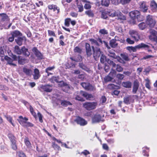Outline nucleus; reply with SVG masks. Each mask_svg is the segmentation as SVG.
<instances>
[{"mask_svg":"<svg viewBox=\"0 0 157 157\" xmlns=\"http://www.w3.org/2000/svg\"><path fill=\"white\" fill-rule=\"evenodd\" d=\"M77 123L82 126H84L87 124V122L84 119L80 117H78L75 120Z\"/></svg>","mask_w":157,"mask_h":157,"instance_id":"nucleus-12","label":"nucleus"},{"mask_svg":"<svg viewBox=\"0 0 157 157\" xmlns=\"http://www.w3.org/2000/svg\"><path fill=\"white\" fill-rule=\"evenodd\" d=\"M9 17L5 13H0V20L1 22L8 21H10Z\"/></svg>","mask_w":157,"mask_h":157,"instance_id":"nucleus-13","label":"nucleus"},{"mask_svg":"<svg viewBox=\"0 0 157 157\" xmlns=\"http://www.w3.org/2000/svg\"><path fill=\"white\" fill-rule=\"evenodd\" d=\"M85 49L86 54L87 57H90L92 54V50L90 44L86 43L85 44Z\"/></svg>","mask_w":157,"mask_h":157,"instance_id":"nucleus-15","label":"nucleus"},{"mask_svg":"<svg viewBox=\"0 0 157 157\" xmlns=\"http://www.w3.org/2000/svg\"><path fill=\"white\" fill-rule=\"evenodd\" d=\"M139 14V11L138 10H134L131 12L129 13V15L132 20L133 21L136 20V16ZM134 21H133V22Z\"/></svg>","mask_w":157,"mask_h":157,"instance_id":"nucleus-18","label":"nucleus"},{"mask_svg":"<svg viewBox=\"0 0 157 157\" xmlns=\"http://www.w3.org/2000/svg\"><path fill=\"white\" fill-rule=\"evenodd\" d=\"M61 101V105L65 106L72 105L71 103L70 102L67 101L62 100Z\"/></svg>","mask_w":157,"mask_h":157,"instance_id":"nucleus-38","label":"nucleus"},{"mask_svg":"<svg viewBox=\"0 0 157 157\" xmlns=\"http://www.w3.org/2000/svg\"><path fill=\"white\" fill-rule=\"evenodd\" d=\"M85 14L87 15L88 17L93 18L94 16V13L93 10H86L85 12Z\"/></svg>","mask_w":157,"mask_h":157,"instance_id":"nucleus-26","label":"nucleus"},{"mask_svg":"<svg viewBox=\"0 0 157 157\" xmlns=\"http://www.w3.org/2000/svg\"><path fill=\"white\" fill-rule=\"evenodd\" d=\"M17 154L19 157H26L25 153L22 151L18 152Z\"/></svg>","mask_w":157,"mask_h":157,"instance_id":"nucleus-64","label":"nucleus"},{"mask_svg":"<svg viewBox=\"0 0 157 157\" xmlns=\"http://www.w3.org/2000/svg\"><path fill=\"white\" fill-rule=\"evenodd\" d=\"M107 13L109 16L113 17L116 16H119V15H121V13L120 12H117L116 11L113 10H109L107 11Z\"/></svg>","mask_w":157,"mask_h":157,"instance_id":"nucleus-9","label":"nucleus"},{"mask_svg":"<svg viewBox=\"0 0 157 157\" xmlns=\"http://www.w3.org/2000/svg\"><path fill=\"white\" fill-rule=\"evenodd\" d=\"M17 57V58H18V63L19 64L23 65L26 63V59L24 58H21V56H18Z\"/></svg>","mask_w":157,"mask_h":157,"instance_id":"nucleus-30","label":"nucleus"},{"mask_svg":"<svg viewBox=\"0 0 157 157\" xmlns=\"http://www.w3.org/2000/svg\"><path fill=\"white\" fill-rule=\"evenodd\" d=\"M14 39V37L12 34L8 35V41L10 42H13Z\"/></svg>","mask_w":157,"mask_h":157,"instance_id":"nucleus-58","label":"nucleus"},{"mask_svg":"<svg viewBox=\"0 0 157 157\" xmlns=\"http://www.w3.org/2000/svg\"><path fill=\"white\" fill-rule=\"evenodd\" d=\"M116 77L119 79L122 80L124 77V75L121 74H118L117 75Z\"/></svg>","mask_w":157,"mask_h":157,"instance_id":"nucleus-61","label":"nucleus"},{"mask_svg":"<svg viewBox=\"0 0 157 157\" xmlns=\"http://www.w3.org/2000/svg\"><path fill=\"white\" fill-rule=\"evenodd\" d=\"M79 94L80 95L82 96L88 100H91L94 98L92 94H88L87 93L82 90L80 91Z\"/></svg>","mask_w":157,"mask_h":157,"instance_id":"nucleus-10","label":"nucleus"},{"mask_svg":"<svg viewBox=\"0 0 157 157\" xmlns=\"http://www.w3.org/2000/svg\"><path fill=\"white\" fill-rule=\"evenodd\" d=\"M24 38H25V37H18L15 39V41L18 45L21 46L22 44Z\"/></svg>","mask_w":157,"mask_h":157,"instance_id":"nucleus-29","label":"nucleus"},{"mask_svg":"<svg viewBox=\"0 0 157 157\" xmlns=\"http://www.w3.org/2000/svg\"><path fill=\"white\" fill-rule=\"evenodd\" d=\"M11 34L13 35L14 37H17L18 36H21L22 34L18 30H15L11 33Z\"/></svg>","mask_w":157,"mask_h":157,"instance_id":"nucleus-33","label":"nucleus"},{"mask_svg":"<svg viewBox=\"0 0 157 157\" xmlns=\"http://www.w3.org/2000/svg\"><path fill=\"white\" fill-rule=\"evenodd\" d=\"M130 98L129 97L124 98V102L127 104H129Z\"/></svg>","mask_w":157,"mask_h":157,"instance_id":"nucleus-62","label":"nucleus"},{"mask_svg":"<svg viewBox=\"0 0 157 157\" xmlns=\"http://www.w3.org/2000/svg\"><path fill=\"white\" fill-rule=\"evenodd\" d=\"M150 6L151 8V9L154 11L156 10L157 9V4L154 1H152L151 2Z\"/></svg>","mask_w":157,"mask_h":157,"instance_id":"nucleus-32","label":"nucleus"},{"mask_svg":"<svg viewBox=\"0 0 157 157\" xmlns=\"http://www.w3.org/2000/svg\"><path fill=\"white\" fill-rule=\"evenodd\" d=\"M107 62L110 66H112L113 68L116 67V64L112 60L109 58H107Z\"/></svg>","mask_w":157,"mask_h":157,"instance_id":"nucleus-36","label":"nucleus"},{"mask_svg":"<svg viewBox=\"0 0 157 157\" xmlns=\"http://www.w3.org/2000/svg\"><path fill=\"white\" fill-rule=\"evenodd\" d=\"M4 116L7 120L12 124V125L14 126V125L12 122V119L11 117L8 115H5Z\"/></svg>","mask_w":157,"mask_h":157,"instance_id":"nucleus-46","label":"nucleus"},{"mask_svg":"<svg viewBox=\"0 0 157 157\" xmlns=\"http://www.w3.org/2000/svg\"><path fill=\"white\" fill-rule=\"evenodd\" d=\"M139 86V82L137 81H134L132 89V92L133 93L135 94L136 93L137 91L138 90Z\"/></svg>","mask_w":157,"mask_h":157,"instance_id":"nucleus-22","label":"nucleus"},{"mask_svg":"<svg viewBox=\"0 0 157 157\" xmlns=\"http://www.w3.org/2000/svg\"><path fill=\"white\" fill-rule=\"evenodd\" d=\"M29 109L31 114L36 118V113L34 111L31 105H29Z\"/></svg>","mask_w":157,"mask_h":157,"instance_id":"nucleus-51","label":"nucleus"},{"mask_svg":"<svg viewBox=\"0 0 157 157\" xmlns=\"http://www.w3.org/2000/svg\"><path fill=\"white\" fill-rule=\"evenodd\" d=\"M138 26L141 30L144 29L146 27V24L144 22H141L138 25Z\"/></svg>","mask_w":157,"mask_h":157,"instance_id":"nucleus-42","label":"nucleus"},{"mask_svg":"<svg viewBox=\"0 0 157 157\" xmlns=\"http://www.w3.org/2000/svg\"><path fill=\"white\" fill-rule=\"evenodd\" d=\"M117 58H115V59H117V60L120 63H122V64H125V62L124 61V60L122 58L118 56H117Z\"/></svg>","mask_w":157,"mask_h":157,"instance_id":"nucleus-50","label":"nucleus"},{"mask_svg":"<svg viewBox=\"0 0 157 157\" xmlns=\"http://www.w3.org/2000/svg\"><path fill=\"white\" fill-rule=\"evenodd\" d=\"M116 70L119 72L122 71L123 70V68L119 64L116 65Z\"/></svg>","mask_w":157,"mask_h":157,"instance_id":"nucleus-55","label":"nucleus"},{"mask_svg":"<svg viewBox=\"0 0 157 157\" xmlns=\"http://www.w3.org/2000/svg\"><path fill=\"white\" fill-rule=\"evenodd\" d=\"M116 73L117 72L115 70L112 69V70L109 73V75H110L113 78V77L116 74Z\"/></svg>","mask_w":157,"mask_h":157,"instance_id":"nucleus-57","label":"nucleus"},{"mask_svg":"<svg viewBox=\"0 0 157 157\" xmlns=\"http://www.w3.org/2000/svg\"><path fill=\"white\" fill-rule=\"evenodd\" d=\"M129 33L132 37L136 41L140 39V34L138 31L134 30L130 31Z\"/></svg>","mask_w":157,"mask_h":157,"instance_id":"nucleus-6","label":"nucleus"},{"mask_svg":"<svg viewBox=\"0 0 157 157\" xmlns=\"http://www.w3.org/2000/svg\"><path fill=\"white\" fill-rule=\"evenodd\" d=\"M13 52L18 55L21 54V48H20V47L17 45H16L13 50Z\"/></svg>","mask_w":157,"mask_h":157,"instance_id":"nucleus-24","label":"nucleus"},{"mask_svg":"<svg viewBox=\"0 0 157 157\" xmlns=\"http://www.w3.org/2000/svg\"><path fill=\"white\" fill-rule=\"evenodd\" d=\"M78 67L82 70L87 72H90V69L83 62L79 63Z\"/></svg>","mask_w":157,"mask_h":157,"instance_id":"nucleus-21","label":"nucleus"},{"mask_svg":"<svg viewBox=\"0 0 157 157\" xmlns=\"http://www.w3.org/2000/svg\"><path fill=\"white\" fill-rule=\"evenodd\" d=\"M86 90L90 91H94L95 90V88L94 86L90 83L89 86H88V87Z\"/></svg>","mask_w":157,"mask_h":157,"instance_id":"nucleus-48","label":"nucleus"},{"mask_svg":"<svg viewBox=\"0 0 157 157\" xmlns=\"http://www.w3.org/2000/svg\"><path fill=\"white\" fill-rule=\"evenodd\" d=\"M99 33L103 35H108V31L105 29H100L99 31Z\"/></svg>","mask_w":157,"mask_h":157,"instance_id":"nucleus-41","label":"nucleus"},{"mask_svg":"<svg viewBox=\"0 0 157 157\" xmlns=\"http://www.w3.org/2000/svg\"><path fill=\"white\" fill-rule=\"evenodd\" d=\"M131 0H120V2L122 5H125L129 3Z\"/></svg>","mask_w":157,"mask_h":157,"instance_id":"nucleus-59","label":"nucleus"},{"mask_svg":"<svg viewBox=\"0 0 157 157\" xmlns=\"http://www.w3.org/2000/svg\"><path fill=\"white\" fill-rule=\"evenodd\" d=\"M32 51L38 59L40 60L43 59V54L38 50L36 48L33 47L32 49Z\"/></svg>","mask_w":157,"mask_h":157,"instance_id":"nucleus-7","label":"nucleus"},{"mask_svg":"<svg viewBox=\"0 0 157 157\" xmlns=\"http://www.w3.org/2000/svg\"><path fill=\"white\" fill-rule=\"evenodd\" d=\"M113 78L109 75L106 76L105 78V81L106 82L111 81L113 79Z\"/></svg>","mask_w":157,"mask_h":157,"instance_id":"nucleus-52","label":"nucleus"},{"mask_svg":"<svg viewBox=\"0 0 157 157\" xmlns=\"http://www.w3.org/2000/svg\"><path fill=\"white\" fill-rule=\"evenodd\" d=\"M19 119H17L20 124L22 126H24L27 121L28 120V118L25 117L23 118L21 116H19Z\"/></svg>","mask_w":157,"mask_h":157,"instance_id":"nucleus-17","label":"nucleus"},{"mask_svg":"<svg viewBox=\"0 0 157 157\" xmlns=\"http://www.w3.org/2000/svg\"><path fill=\"white\" fill-rule=\"evenodd\" d=\"M98 103L97 102H86L83 104V107L88 110H91L95 109Z\"/></svg>","mask_w":157,"mask_h":157,"instance_id":"nucleus-2","label":"nucleus"},{"mask_svg":"<svg viewBox=\"0 0 157 157\" xmlns=\"http://www.w3.org/2000/svg\"><path fill=\"white\" fill-rule=\"evenodd\" d=\"M150 46L148 45L144 44V43H141L135 46V47L128 46L126 48L127 50H128L130 52H135L137 49L140 48L144 49L145 50H148V52L151 51L149 49Z\"/></svg>","mask_w":157,"mask_h":157,"instance_id":"nucleus-1","label":"nucleus"},{"mask_svg":"<svg viewBox=\"0 0 157 157\" xmlns=\"http://www.w3.org/2000/svg\"><path fill=\"white\" fill-rule=\"evenodd\" d=\"M89 40L91 42V44H94L98 46H99V43L96 40L94 39H89Z\"/></svg>","mask_w":157,"mask_h":157,"instance_id":"nucleus-54","label":"nucleus"},{"mask_svg":"<svg viewBox=\"0 0 157 157\" xmlns=\"http://www.w3.org/2000/svg\"><path fill=\"white\" fill-rule=\"evenodd\" d=\"M110 46L112 48H115L117 46L118 44L116 43V40L115 39H112L109 41Z\"/></svg>","mask_w":157,"mask_h":157,"instance_id":"nucleus-27","label":"nucleus"},{"mask_svg":"<svg viewBox=\"0 0 157 157\" xmlns=\"http://www.w3.org/2000/svg\"><path fill=\"white\" fill-rule=\"evenodd\" d=\"M77 8L78 9V11L81 12L83 10V6L81 3L77 4Z\"/></svg>","mask_w":157,"mask_h":157,"instance_id":"nucleus-47","label":"nucleus"},{"mask_svg":"<svg viewBox=\"0 0 157 157\" xmlns=\"http://www.w3.org/2000/svg\"><path fill=\"white\" fill-rule=\"evenodd\" d=\"M102 117L101 115L98 113L94 115L92 118V123H98L101 121H103L102 119Z\"/></svg>","mask_w":157,"mask_h":157,"instance_id":"nucleus-4","label":"nucleus"},{"mask_svg":"<svg viewBox=\"0 0 157 157\" xmlns=\"http://www.w3.org/2000/svg\"><path fill=\"white\" fill-rule=\"evenodd\" d=\"M8 136L10 140L11 143L16 141L15 137L12 134H9L8 135Z\"/></svg>","mask_w":157,"mask_h":157,"instance_id":"nucleus-45","label":"nucleus"},{"mask_svg":"<svg viewBox=\"0 0 157 157\" xmlns=\"http://www.w3.org/2000/svg\"><path fill=\"white\" fill-rule=\"evenodd\" d=\"M140 8L144 12H146L148 10V7L146 5L145 2H142L140 5Z\"/></svg>","mask_w":157,"mask_h":157,"instance_id":"nucleus-25","label":"nucleus"},{"mask_svg":"<svg viewBox=\"0 0 157 157\" xmlns=\"http://www.w3.org/2000/svg\"><path fill=\"white\" fill-rule=\"evenodd\" d=\"M11 146L12 149L14 150H16L17 149V146L16 144V141L11 143Z\"/></svg>","mask_w":157,"mask_h":157,"instance_id":"nucleus-63","label":"nucleus"},{"mask_svg":"<svg viewBox=\"0 0 157 157\" xmlns=\"http://www.w3.org/2000/svg\"><path fill=\"white\" fill-rule=\"evenodd\" d=\"M120 56L122 58L126 61H128L130 60L128 55L127 54H121Z\"/></svg>","mask_w":157,"mask_h":157,"instance_id":"nucleus-37","label":"nucleus"},{"mask_svg":"<svg viewBox=\"0 0 157 157\" xmlns=\"http://www.w3.org/2000/svg\"><path fill=\"white\" fill-rule=\"evenodd\" d=\"M150 33L151 35L149 37L150 39L157 43V32L154 30L151 29Z\"/></svg>","mask_w":157,"mask_h":157,"instance_id":"nucleus-8","label":"nucleus"},{"mask_svg":"<svg viewBox=\"0 0 157 157\" xmlns=\"http://www.w3.org/2000/svg\"><path fill=\"white\" fill-rule=\"evenodd\" d=\"M122 86L126 88H131L132 86V83L129 81L123 82L122 83Z\"/></svg>","mask_w":157,"mask_h":157,"instance_id":"nucleus-23","label":"nucleus"},{"mask_svg":"<svg viewBox=\"0 0 157 157\" xmlns=\"http://www.w3.org/2000/svg\"><path fill=\"white\" fill-rule=\"evenodd\" d=\"M52 85L49 84L42 85L40 86V88L44 91L50 92L52 90Z\"/></svg>","mask_w":157,"mask_h":157,"instance_id":"nucleus-11","label":"nucleus"},{"mask_svg":"<svg viewBox=\"0 0 157 157\" xmlns=\"http://www.w3.org/2000/svg\"><path fill=\"white\" fill-rule=\"evenodd\" d=\"M89 84L90 83L88 82H82L81 83V85L86 90Z\"/></svg>","mask_w":157,"mask_h":157,"instance_id":"nucleus-53","label":"nucleus"},{"mask_svg":"<svg viewBox=\"0 0 157 157\" xmlns=\"http://www.w3.org/2000/svg\"><path fill=\"white\" fill-rule=\"evenodd\" d=\"M4 59L7 61L6 65H9L10 66H16V64L13 63V61H14L13 59H11L7 56H6L4 57Z\"/></svg>","mask_w":157,"mask_h":157,"instance_id":"nucleus-14","label":"nucleus"},{"mask_svg":"<svg viewBox=\"0 0 157 157\" xmlns=\"http://www.w3.org/2000/svg\"><path fill=\"white\" fill-rule=\"evenodd\" d=\"M21 54H23L25 57H28L30 54L27 48L25 46L21 47Z\"/></svg>","mask_w":157,"mask_h":157,"instance_id":"nucleus-20","label":"nucleus"},{"mask_svg":"<svg viewBox=\"0 0 157 157\" xmlns=\"http://www.w3.org/2000/svg\"><path fill=\"white\" fill-rule=\"evenodd\" d=\"M110 0H102L101 4L102 6H108L110 3ZM111 1L112 0H111Z\"/></svg>","mask_w":157,"mask_h":157,"instance_id":"nucleus-39","label":"nucleus"},{"mask_svg":"<svg viewBox=\"0 0 157 157\" xmlns=\"http://www.w3.org/2000/svg\"><path fill=\"white\" fill-rule=\"evenodd\" d=\"M93 50V56L94 59L96 60L103 53L101 51L100 49L98 47H94V46L92 47Z\"/></svg>","mask_w":157,"mask_h":157,"instance_id":"nucleus-3","label":"nucleus"},{"mask_svg":"<svg viewBox=\"0 0 157 157\" xmlns=\"http://www.w3.org/2000/svg\"><path fill=\"white\" fill-rule=\"evenodd\" d=\"M144 19V17L140 14V13L139 12V14H138V16H136V19L138 21H142Z\"/></svg>","mask_w":157,"mask_h":157,"instance_id":"nucleus-44","label":"nucleus"},{"mask_svg":"<svg viewBox=\"0 0 157 157\" xmlns=\"http://www.w3.org/2000/svg\"><path fill=\"white\" fill-rule=\"evenodd\" d=\"M107 58L103 53L100 56V61L102 63H104L106 61L107 62Z\"/></svg>","mask_w":157,"mask_h":157,"instance_id":"nucleus-34","label":"nucleus"},{"mask_svg":"<svg viewBox=\"0 0 157 157\" xmlns=\"http://www.w3.org/2000/svg\"><path fill=\"white\" fill-rule=\"evenodd\" d=\"M7 53L9 56L11 57L14 61H17V56L16 55L13 54L12 52L10 50H8Z\"/></svg>","mask_w":157,"mask_h":157,"instance_id":"nucleus-28","label":"nucleus"},{"mask_svg":"<svg viewBox=\"0 0 157 157\" xmlns=\"http://www.w3.org/2000/svg\"><path fill=\"white\" fill-rule=\"evenodd\" d=\"M84 7L85 9L90 10L91 6L90 4V3H86L85 4Z\"/></svg>","mask_w":157,"mask_h":157,"instance_id":"nucleus-60","label":"nucleus"},{"mask_svg":"<svg viewBox=\"0 0 157 157\" xmlns=\"http://www.w3.org/2000/svg\"><path fill=\"white\" fill-rule=\"evenodd\" d=\"M71 21V19L70 18H67L65 19V25L66 26L68 27L70 25V22Z\"/></svg>","mask_w":157,"mask_h":157,"instance_id":"nucleus-56","label":"nucleus"},{"mask_svg":"<svg viewBox=\"0 0 157 157\" xmlns=\"http://www.w3.org/2000/svg\"><path fill=\"white\" fill-rule=\"evenodd\" d=\"M23 72L27 75L30 76L32 75V71L30 69L27 68H24L23 70Z\"/></svg>","mask_w":157,"mask_h":157,"instance_id":"nucleus-35","label":"nucleus"},{"mask_svg":"<svg viewBox=\"0 0 157 157\" xmlns=\"http://www.w3.org/2000/svg\"><path fill=\"white\" fill-rule=\"evenodd\" d=\"M33 75L34 79L35 80L38 79L40 76L39 70L37 68H35L34 69L33 74Z\"/></svg>","mask_w":157,"mask_h":157,"instance_id":"nucleus-19","label":"nucleus"},{"mask_svg":"<svg viewBox=\"0 0 157 157\" xmlns=\"http://www.w3.org/2000/svg\"><path fill=\"white\" fill-rule=\"evenodd\" d=\"M107 55L109 57L113 59H115L117 58V56L114 52V51L113 49H109L106 53Z\"/></svg>","mask_w":157,"mask_h":157,"instance_id":"nucleus-16","label":"nucleus"},{"mask_svg":"<svg viewBox=\"0 0 157 157\" xmlns=\"http://www.w3.org/2000/svg\"><path fill=\"white\" fill-rule=\"evenodd\" d=\"M52 146L55 150L59 151L61 149L60 147L57 144H56L55 142L52 143Z\"/></svg>","mask_w":157,"mask_h":157,"instance_id":"nucleus-49","label":"nucleus"},{"mask_svg":"<svg viewBox=\"0 0 157 157\" xmlns=\"http://www.w3.org/2000/svg\"><path fill=\"white\" fill-rule=\"evenodd\" d=\"M59 76H53L49 79V81L52 83H54L55 82L58 83L59 82Z\"/></svg>","mask_w":157,"mask_h":157,"instance_id":"nucleus-31","label":"nucleus"},{"mask_svg":"<svg viewBox=\"0 0 157 157\" xmlns=\"http://www.w3.org/2000/svg\"><path fill=\"white\" fill-rule=\"evenodd\" d=\"M146 22L147 25L151 27H153L155 25L156 22L152 16L148 15L147 16Z\"/></svg>","mask_w":157,"mask_h":157,"instance_id":"nucleus-5","label":"nucleus"},{"mask_svg":"<svg viewBox=\"0 0 157 157\" xmlns=\"http://www.w3.org/2000/svg\"><path fill=\"white\" fill-rule=\"evenodd\" d=\"M24 142L27 147L30 148L31 147V143L28 138H25L24 140Z\"/></svg>","mask_w":157,"mask_h":157,"instance_id":"nucleus-43","label":"nucleus"},{"mask_svg":"<svg viewBox=\"0 0 157 157\" xmlns=\"http://www.w3.org/2000/svg\"><path fill=\"white\" fill-rule=\"evenodd\" d=\"M48 8L50 10H53V11H55L56 10L58 11L59 9H58L57 6L54 5H50L48 6Z\"/></svg>","mask_w":157,"mask_h":157,"instance_id":"nucleus-40","label":"nucleus"}]
</instances>
